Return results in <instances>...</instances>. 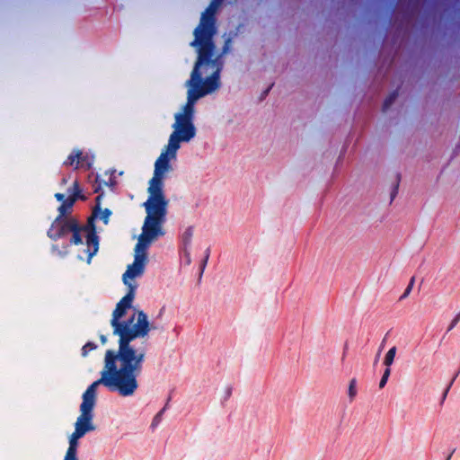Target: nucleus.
Listing matches in <instances>:
<instances>
[{
    "instance_id": "39448f33",
    "label": "nucleus",
    "mask_w": 460,
    "mask_h": 460,
    "mask_svg": "<svg viewBox=\"0 0 460 460\" xmlns=\"http://www.w3.org/2000/svg\"><path fill=\"white\" fill-rule=\"evenodd\" d=\"M100 385L107 386L112 392L115 391V350L113 349H109L106 352L105 366L101 378L91 384L83 394L80 415L75 424V429L83 435L95 429L93 423V408L96 403V390Z\"/></svg>"
},
{
    "instance_id": "1a4fd4ad",
    "label": "nucleus",
    "mask_w": 460,
    "mask_h": 460,
    "mask_svg": "<svg viewBox=\"0 0 460 460\" xmlns=\"http://www.w3.org/2000/svg\"><path fill=\"white\" fill-rule=\"evenodd\" d=\"M114 172H105L103 174H97L95 182L97 186L95 187L94 192L102 191L103 187L109 188L111 191L115 185V176Z\"/></svg>"
},
{
    "instance_id": "9d476101",
    "label": "nucleus",
    "mask_w": 460,
    "mask_h": 460,
    "mask_svg": "<svg viewBox=\"0 0 460 460\" xmlns=\"http://www.w3.org/2000/svg\"><path fill=\"white\" fill-rule=\"evenodd\" d=\"M93 163V156L90 155L87 153H84L81 151V155L78 157L75 169L78 168H84V169H90L92 164Z\"/></svg>"
},
{
    "instance_id": "f704fd0d",
    "label": "nucleus",
    "mask_w": 460,
    "mask_h": 460,
    "mask_svg": "<svg viewBox=\"0 0 460 460\" xmlns=\"http://www.w3.org/2000/svg\"><path fill=\"white\" fill-rule=\"evenodd\" d=\"M378 357H379V353L377 354V356L376 357V361L378 359Z\"/></svg>"
},
{
    "instance_id": "b1692460",
    "label": "nucleus",
    "mask_w": 460,
    "mask_h": 460,
    "mask_svg": "<svg viewBox=\"0 0 460 460\" xmlns=\"http://www.w3.org/2000/svg\"><path fill=\"white\" fill-rule=\"evenodd\" d=\"M460 321V312L454 317V319L451 321L447 332H450L455 328V326L459 323Z\"/></svg>"
},
{
    "instance_id": "6ab92c4d",
    "label": "nucleus",
    "mask_w": 460,
    "mask_h": 460,
    "mask_svg": "<svg viewBox=\"0 0 460 460\" xmlns=\"http://www.w3.org/2000/svg\"><path fill=\"white\" fill-rule=\"evenodd\" d=\"M165 411V407H164L158 413H156V415L154 417L153 420H152V423H151V427L153 429H155L156 426L159 425V423L161 422L162 420V418H163V414Z\"/></svg>"
},
{
    "instance_id": "2f4dec72",
    "label": "nucleus",
    "mask_w": 460,
    "mask_h": 460,
    "mask_svg": "<svg viewBox=\"0 0 460 460\" xmlns=\"http://www.w3.org/2000/svg\"><path fill=\"white\" fill-rule=\"evenodd\" d=\"M66 183H67V179H66V177L62 178V180H61V184H62V185H65V184H66Z\"/></svg>"
},
{
    "instance_id": "a211bd4d",
    "label": "nucleus",
    "mask_w": 460,
    "mask_h": 460,
    "mask_svg": "<svg viewBox=\"0 0 460 460\" xmlns=\"http://www.w3.org/2000/svg\"><path fill=\"white\" fill-rule=\"evenodd\" d=\"M95 349L96 345L92 341H88L82 348V356L86 357L91 350H93Z\"/></svg>"
},
{
    "instance_id": "423d86ee",
    "label": "nucleus",
    "mask_w": 460,
    "mask_h": 460,
    "mask_svg": "<svg viewBox=\"0 0 460 460\" xmlns=\"http://www.w3.org/2000/svg\"><path fill=\"white\" fill-rule=\"evenodd\" d=\"M75 201V198L67 196L58 208V215L47 232V235L51 240L57 241L71 234L70 244L79 245L84 243L82 241V224L75 217L70 215Z\"/></svg>"
},
{
    "instance_id": "0eeeda50",
    "label": "nucleus",
    "mask_w": 460,
    "mask_h": 460,
    "mask_svg": "<svg viewBox=\"0 0 460 460\" xmlns=\"http://www.w3.org/2000/svg\"><path fill=\"white\" fill-rule=\"evenodd\" d=\"M103 192L100 193L95 198V205L93 208L91 216L87 218L86 224H82V238L85 237V246L84 252L86 256V261L88 264L91 263L93 257L97 253L99 250V236L97 235V229L95 226L96 220H101L103 224L107 225L110 221V217L112 215V211L109 208L102 209L101 200L102 199Z\"/></svg>"
},
{
    "instance_id": "393cba45",
    "label": "nucleus",
    "mask_w": 460,
    "mask_h": 460,
    "mask_svg": "<svg viewBox=\"0 0 460 460\" xmlns=\"http://www.w3.org/2000/svg\"><path fill=\"white\" fill-rule=\"evenodd\" d=\"M63 460H78L76 453L66 452L65 457Z\"/></svg>"
},
{
    "instance_id": "f257e3e1",
    "label": "nucleus",
    "mask_w": 460,
    "mask_h": 460,
    "mask_svg": "<svg viewBox=\"0 0 460 460\" xmlns=\"http://www.w3.org/2000/svg\"><path fill=\"white\" fill-rule=\"evenodd\" d=\"M137 290L127 288L126 295L117 303V334L119 336L117 350V393L128 397L138 387L137 376L141 374L146 352L136 349L131 342L137 338H145L152 327L146 313L135 311L128 319L119 321L128 310L133 307Z\"/></svg>"
},
{
    "instance_id": "f03ea898",
    "label": "nucleus",
    "mask_w": 460,
    "mask_h": 460,
    "mask_svg": "<svg viewBox=\"0 0 460 460\" xmlns=\"http://www.w3.org/2000/svg\"><path fill=\"white\" fill-rule=\"evenodd\" d=\"M143 207L146 215L134 249V261L122 275V282L126 288L135 290L138 288V279L145 273L148 262L147 251L149 247L165 234L164 224L169 206L147 199L143 203Z\"/></svg>"
},
{
    "instance_id": "473e14b6",
    "label": "nucleus",
    "mask_w": 460,
    "mask_h": 460,
    "mask_svg": "<svg viewBox=\"0 0 460 460\" xmlns=\"http://www.w3.org/2000/svg\"><path fill=\"white\" fill-rule=\"evenodd\" d=\"M271 86H272V85H270V87L265 91L264 95H267V94H268V93H269L270 89L271 88Z\"/></svg>"
},
{
    "instance_id": "4be33fe9",
    "label": "nucleus",
    "mask_w": 460,
    "mask_h": 460,
    "mask_svg": "<svg viewBox=\"0 0 460 460\" xmlns=\"http://www.w3.org/2000/svg\"><path fill=\"white\" fill-rule=\"evenodd\" d=\"M414 280H415V279H414V277H412L411 279V280H410V283H409L408 287L406 288L404 293L402 295L400 299H403V298H405V297H407L409 296L410 292L412 289V287H413V284H414Z\"/></svg>"
},
{
    "instance_id": "20e7f679",
    "label": "nucleus",
    "mask_w": 460,
    "mask_h": 460,
    "mask_svg": "<svg viewBox=\"0 0 460 460\" xmlns=\"http://www.w3.org/2000/svg\"><path fill=\"white\" fill-rule=\"evenodd\" d=\"M224 0H212L208 7L201 14L200 22L194 31V40L191 46H199L198 59L191 72L190 78L186 85L189 87L187 102L182 109V112L194 115L196 102L204 97L205 93L199 88V82L201 79L199 69L204 64H208L210 58L213 57L215 45L213 36L217 32L216 13Z\"/></svg>"
},
{
    "instance_id": "dca6fc26",
    "label": "nucleus",
    "mask_w": 460,
    "mask_h": 460,
    "mask_svg": "<svg viewBox=\"0 0 460 460\" xmlns=\"http://www.w3.org/2000/svg\"><path fill=\"white\" fill-rule=\"evenodd\" d=\"M397 92H393L388 95V97L385 100L383 104V111H386L390 106L394 102L397 98Z\"/></svg>"
},
{
    "instance_id": "c756f323",
    "label": "nucleus",
    "mask_w": 460,
    "mask_h": 460,
    "mask_svg": "<svg viewBox=\"0 0 460 460\" xmlns=\"http://www.w3.org/2000/svg\"><path fill=\"white\" fill-rule=\"evenodd\" d=\"M231 394H232V388H231V387H228V388L226 389V398L227 399L228 397H230Z\"/></svg>"
},
{
    "instance_id": "7c9ffc66",
    "label": "nucleus",
    "mask_w": 460,
    "mask_h": 460,
    "mask_svg": "<svg viewBox=\"0 0 460 460\" xmlns=\"http://www.w3.org/2000/svg\"><path fill=\"white\" fill-rule=\"evenodd\" d=\"M100 340H101V341H102V344H105V343H106V341H107V338H106V336H104V335H102H102H100Z\"/></svg>"
},
{
    "instance_id": "412c9836",
    "label": "nucleus",
    "mask_w": 460,
    "mask_h": 460,
    "mask_svg": "<svg viewBox=\"0 0 460 460\" xmlns=\"http://www.w3.org/2000/svg\"><path fill=\"white\" fill-rule=\"evenodd\" d=\"M209 254H210V249L208 248L205 252V257L200 264V275H202V273L206 268V265H207L208 258H209Z\"/></svg>"
},
{
    "instance_id": "72a5a7b5",
    "label": "nucleus",
    "mask_w": 460,
    "mask_h": 460,
    "mask_svg": "<svg viewBox=\"0 0 460 460\" xmlns=\"http://www.w3.org/2000/svg\"><path fill=\"white\" fill-rule=\"evenodd\" d=\"M78 258H79L80 260H84V257H83L82 255H80V254L78 255Z\"/></svg>"
},
{
    "instance_id": "c85d7f7f",
    "label": "nucleus",
    "mask_w": 460,
    "mask_h": 460,
    "mask_svg": "<svg viewBox=\"0 0 460 460\" xmlns=\"http://www.w3.org/2000/svg\"><path fill=\"white\" fill-rule=\"evenodd\" d=\"M184 253H185L186 262L188 264H190L191 260H190V254L188 249L184 250Z\"/></svg>"
},
{
    "instance_id": "a878e982",
    "label": "nucleus",
    "mask_w": 460,
    "mask_h": 460,
    "mask_svg": "<svg viewBox=\"0 0 460 460\" xmlns=\"http://www.w3.org/2000/svg\"><path fill=\"white\" fill-rule=\"evenodd\" d=\"M54 197L56 198V199L58 201H60V202H63L66 199L63 193H59V192L56 193L54 195Z\"/></svg>"
},
{
    "instance_id": "6e6552de",
    "label": "nucleus",
    "mask_w": 460,
    "mask_h": 460,
    "mask_svg": "<svg viewBox=\"0 0 460 460\" xmlns=\"http://www.w3.org/2000/svg\"><path fill=\"white\" fill-rule=\"evenodd\" d=\"M203 66H210L213 69L212 75L207 77L202 83L201 80L199 82V88L205 93L209 94L217 90L220 85V73L223 68V62L220 60V57H217L215 59L210 58L208 64H204Z\"/></svg>"
},
{
    "instance_id": "2eb2a0df",
    "label": "nucleus",
    "mask_w": 460,
    "mask_h": 460,
    "mask_svg": "<svg viewBox=\"0 0 460 460\" xmlns=\"http://www.w3.org/2000/svg\"><path fill=\"white\" fill-rule=\"evenodd\" d=\"M396 351H397V349L395 346H394L385 354V358H384V365L386 367V368H390V367L393 365L395 355H396Z\"/></svg>"
},
{
    "instance_id": "7ed1b4c3",
    "label": "nucleus",
    "mask_w": 460,
    "mask_h": 460,
    "mask_svg": "<svg viewBox=\"0 0 460 460\" xmlns=\"http://www.w3.org/2000/svg\"><path fill=\"white\" fill-rule=\"evenodd\" d=\"M174 118L173 131L170 135L167 146L155 163L154 175L150 179L147 188L148 199L168 206L169 199L164 191V180L165 175L172 171L170 162L176 159L181 143H188L196 136V128L193 124L194 115L181 111L176 113Z\"/></svg>"
},
{
    "instance_id": "f3484780",
    "label": "nucleus",
    "mask_w": 460,
    "mask_h": 460,
    "mask_svg": "<svg viewBox=\"0 0 460 460\" xmlns=\"http://www.w3.org/2000/svg\"><path fill=\"white\" fill-rule=\"evenodd\" d=\"M357 393H358L357 392V380L355 378H352L349 382V391H348L349 397L350 401L354 400V398L357 395Z\"/></svg>"
},
{
    "instance_id": "9b49d317",
    "label": "nucleus",
    "mask_w": 460,
    "mask_h": 460,
    "mask_svg": "<svg viewBox=\"0 0 460 460\" xmlns=\"http://www.w3.org/2000/svg\"><path fill=\"white\" fill-rule=\"evenodd\" d=\"M84 436V435L75 429V431L69 437V446L66 452L77 454L78 439Z\"/></svg>"
},
{
    "instance_id": "aec40b11",
    "label": "nucleus",
    "mask_w": 460,
    "mask_h": 460,
    "mask_svg": "<svg viewBox=\"0 0 460 460\" xmlns=\"http://www.w3.org/2000/svg\"><path fill=\"white\" fill-rule=\"evenodd\" d=\"M391 374V368H385L379 382V388H384Z\"/></svg>"
},
{
    "instance_id": "ddd939ff",
    "label": "nucleus",
    "mask_w": 460,
    "mask_h": 460,
    "mask_svg": "<svg viewBox=\"0 0 460 460\" xmlns=\"http://www.w3.org/2000/svg\"><path fill=\"white\" fill-rule=\"evenodd\" d=\"M192 236H193V228L191 226H189L188 228H186L184 230V232L182 233L181 237V243L183 245V250H186L190 247V245L191 243Z\"/></svg>"
},
{
    "instance_id": "cd10ccee",
    "label": "nucleus",
    "mask_w": 460,
    "mask_h": 460,
    "mask_svg": "<svg viewBox=\"0 0 460 460\" xmlns=\"http://www.w3.org/2000/svg\"><path fill=\"white\" fill-rule=\"evenodd\" d=\"M115 323H116V320H115V309L112 311V314H111V326L113 327V332L115 333Z\"/></svg>"
},
{
    "instance_id": "f8f14e48",
    "label": "nucleus",
    "mask_w": 460,
    "mask_h": 460,
    "mask_svg": "<svg viewBox=\"0 0 460 460\" xmlns=\"http://www.w3.org/2000/svg\"><path fill=\"white\" fill-rule=\"evenodd\" d=\"M68 196L75 198L76 200H85L86 198L84 195L82 194V189L80 187V184L77 181H75L72 184V187L68 189L67 190Z\"/></svg>"
},
{
    "instance_id": "4468645a",
    "label": "nucleus",
    "mask_w": 460,
    "mask_h": 460,
    "mask_svg": "<svg viewBox=\"0 0 460 460\" xmlns=\"http://www.w3.org/2000/svg\"><path fill=\"white\" fill-rule=\"evenodd\" d=\"M81 155V150L74 149L67 156L66 160L63 163L66 166H72L75 169V164L78 157Z\"/></svg>"
},
{
    "instance_id": "bb28decb",
    "label": "nucleus",
    "mask_w": 460,
    "mask_h": 460,
    "mask_svg": "<svg viewBox=\"0 0 460 460\" xmlns=\"http://www.w3.org/2000/svg\"><path fill=\"white\" fill-rule=\"evenodd\" d=\"M459 374V371L454 376V377L452 378L451 382L449 383L448 386L447 387L446 391H445V394H444V396L447 395V392L449 391L451 385H453V383L455 382L456 378L457 377Z\"/></svg>"
},
{
    "instance_id": "5701e85b",
    "label": "nucleus",
    "mask_w": 460,
    "mask_h": 460,
    "mask_svg": "<svg viewBox=\"0 0 460 460\" xmlns=\"http://www.w3.org/2000/svg\"><path fill=\"white\" fill-rule=\"evenodd\" d=\"M231 44H232L231 39H227L223 47L222 54L218 56V57H220V58H222L223 55H226V53H228L230 51Z\"/></svg>"
}]
</instances>
